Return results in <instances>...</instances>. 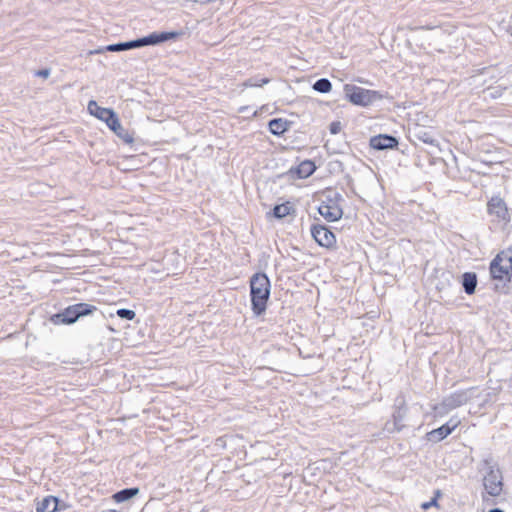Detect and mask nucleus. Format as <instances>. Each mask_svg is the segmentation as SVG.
Instances as JSON below:
<instances>
[{
  "label": "nucleus",
  "instance_id": "nucleus-19",
  "mask_svg": "<svg viewBox=\"0 0 512 512\" xmlns=\"http://www.w3.org/2000/svg\"><path fill=\"white\" fill-rule=\"evenodd\" d=\"M407 413V407L403 398L398 397L395 401V410L392 414V419L404 421Z\"/></svg>",
  "mask_w": 512,
  "mask_h": 512
},
{
  "label": "nucleus",
  "instance_id": "nucleus-4",
  "mask_svg": "<svg viewBox=\"0 0 512 512\" xmlns=\"http://www.w3.org/2000/svg\"><path fill=\"white\" fill-rule=\"evenodd\" d=\"M343 89L346 99L357 106L366 107L383 98L378 91L365 89L353 84H345Z\"/></svg>",
  "mask_w": 512,
  "mask_h": 512
},
{
  "label": "nucleus",
  "instance_id": "nucleus-16",
  "mask_svg": "<svg viewBox=\"0 0 512 512\" xmlns=\"http://www.w3.org/2000/svg\"><path fill=\"white\" fill-rule=\"evenodd\" d=\"M269 131L276 136L282 135L288 129V123L281 118H273L268 123Z\"/></svg>",
  "mask_w": 512,
  "mask_h": 512
},
{
  "label": "nucleus",
  "instance_id": "nucleus-1",
  "mask_svg": "<svg viewBox=\"0 0 512 512\" xmlns=\"http://www.w3.org/2000/svg\"><path fill=\"white\" fill-rule=\"evenodd\" d=\"M271 283L264 272H257L250 278L251 310L255 316L262 315L270 298Z\"/></svg>",
  "mask_w": 512,
  "mask_h": 512
},
{
  "label": "nucleus",
  "instance_id": "nucleus-6",
  "mask_svg": "<svg viewBox=\"0 0 512 512\" xmlns=\"http://www.w3.org/2000/svg\"><path fill=\"white\" fill-rule=\"evenodd\" d=\"M471 390H458L445 397L439 405L443 412H448L466 404L471 399Z\"/></svg>",
  "mask_w": 512,
  "mask_h": 512
},
{
  "label": "nucleus",
  "instance_id": "nucleus-24",
  "mask_svg": "<svg viewBox=\"0 0 512 512\" xmlns=\"http://www.w3.org/2000/svg\"><path fill=\"white\" fill-rule=\"evenodd\" d=\"M291 207L288 204L275 205L273 208V216L278 219H282L290 214Z\"/></svg>",
  "mask_w": 512,
  "mask_h": 512
},
{
  "label": "nucleus",
  "instance_id": "nucleus-12",
  "mask_svg": "<svg viewBox=\"0 0 512 512\" xmlns=\"http://www.w3.org/2000/svg\"><path fill=\"white\" fill-rule=\"evenodd\" d=\"M399 141L395 136L389 134H379L370 138L369 145L372 149L383 151L394 149L398 146Z\"/></svg>",
  "mask_w": 512,
  "mask_h": 512
},
{
  "label": "nucleus",
  "instance_id": "nucleus-26",
  "mask_svg": "<svg viewBox=\"0 0 512 512\" xmlns=\"http://www.w3.org/2000/svg\"><path fill=\"white\" fill-rule=\"evenodd\" d=\"M106 51L109 52H120V51H126L129 50L128 43L126 42H119L115 44H110L105 47Z\"/></svg>",
  "mask_w": 512,
  "mask_h": 512
},
{
  "label": "nucleus",
  "instance_id": "nucleus-5",
  "mask_svg": "<svg viewBox=\"0 0 512 512\" xmlns=\"http://www.w3.org/2000/svg\"><path fill=\"white\" fill-rule=\"evenodd\" d=\"M340 201H343L340 193L335 192L333 196H327L326 201H323L318 207L319 214L329 222L341 219L343 210L339 205Z\"/></svg>",
  "mask_w": 512,
  "mask_h": 512
},
{
  "label": "nucleus",
  "instance_id": "nucleus-11",
  "mask_svg": "<svg viewBox=\"0 0 512 512\" xmlns=\"http://www.w3.org/2000/svg\"><path fill=\"white\" fill-rule=\"evenodd\" d=\"M178 36L177 32H153L147 36L137 38L139 47L154 46Z\"/></svg>",
  "mask_w": 512,
  "mask_h": 512
},
{
  "label": "nucleus",
  "instance_id": "nucleus-29",
  "mask_svg": "<svg viewBox=\"0 0 512 512\" xmlns=\"http://www.w3.org/2000/svg\"><path fill=\"white\" fill-rule=\"evenodd\" d=\"M35 75L38 77L47 78L50 75V70L49 69H41V70L36 71Z\"/></svg>",
  "mask_w": 512,
  "mask_h": 512
},
{
  "label": "nucleus",
  "instance_id": "nucleus-2",
  "mask_svg": "<svg viewBox=\"0 0 512 512\" xmlns=\"http://www.w3.org/2000/svg\"><path fill=\"white\" fill-rule=\"evenodd\" d=\"M87 108L91 115L104 121L107 124V126L125 143H133V136L129 133L128 130L123 128L114 110L110 108L100 107L94 100H90L88 102Z\"/></svg>",
  "mask_w": 512,
  "mask_h": 512
},
{
  "label": "nucleus",
  "instance_id": "nucleus-7",
  "mask_svg": "<svg viewBox=\"0 0 512 512\" xmlns=\"http://www.w3.org/2000/svg\"><path fill=\"white\" fill-rule=\"evenodd\" d=\"M483 485L486 492L492 496L497 497L501 494L503 489L502 477L499 470L490 469L484 476Z\"/></svg>",
  "mask_w": 512,
  "mask_h": 512
},
{
  "label": "nucleus",
  "instance_id": "nucleus-21",
  "mask_svg": "<svg viewBox=\"0 0 512 512\" xmlns=\"http://www.w3.org/2000/svg\"><path fill=\"white\" fill-rule=\"evenodd\" d=\"M269 82H270L269 78H266V77L261 78L259 76H254V77H250L247 80H245L242 83V86L245 88L261 87L265 84H268Z\"/></svg>",
  "mask_w": 512,
  "mask_h": 512
},
{
  "label": "nucleus",
  "instance_id": "nucleus-27",
  "mask_svg": "<svg viewBox=\"0 0 512 512\" xmlns=\"http://www.w3.org/2000/svg\"><path fill=\"white\" fill-rule=\"evenodd\" d=\"M383 431L384 432H387L389 434H392V433H395L397 432L396 428L394 427V425H392V421H387L384 425V428H383Z\"/></svg>",
  "mask_w": 512,
  "mask_h": 512
},
{
  "label": "nucleus",
  "instance_id": "nucleus-15",
  "mask_svg": "<svg viewBox=\"0 0 512 512\" xmlns=\"http://www.w3.org/2000/svg\"><path fill=\"white\" fill-rule=\"evenodd\" d=\"M462 286L466 294L472 295L477 287V275L474 272H465L462 275Z\"/></svg>",
  "mask_w": 512,
  "mask_h": 512
},
{
  "label": "nucleus",
  "instance_id": "nucleus-33",
  "mask_svg": "<svg viewBox=\"0 0 512 512\" xmlns=\"http://www.w3.org/2000/svg\"><path fill=\"white\" fill-rule=\"evenodd\" d=\"M488 512H504V511L500 508H493V509H490Z\"/></svg>",
  "mask_w": 512,
  "mask_h": 512
},
{
  "label": "nucleus",
  "instance_id": "nucleus-22",
  "mask_svg": "<svg viewBox=\"0 0 512 512\" xmlns=\"http://www.w3.org/2000/svg\"><path fill=\"white\" fill-rule=\"evenodd\" d=\"M312 88L319 93H328L332 89V84L329 79L320 78L313 84Z\"/></svg>",
  "mask_w": 512,
  "mask_h": 512
},
{
  "label": "nucleus",
  "instance_id": "nucleus-10",
  "mask_svg": "<svg viewBox=\"0 0 512 512\" xmlns=\"http://www.w3.org/2000/svg\"><path fill=\"white\" fill-rule=\"evenodd\" d=\"M487 210L490 215L495 216L499 221H503L505 223L510 221V215L508 213L506 203L498 196L492 197L489 200Z\"/></svg>",
  "mask_w": 512,
  "mask_h": 512
},
{
  "label": "nucleus",
  "instance_id": "nucleus-30",
  "mask_svg": "<svg viewBox=\"0 0 512 512\" xmlns=\"http://www.w3.org/2000/svg\"><path fill=\"white\" fill-rule=\"evenodd\" d=\"M392 425L396 428L397 432H401L405 425L403 424V421H397L392 419Z\"/></svg>",
  "mask_w": 512,
  "mask_h": 512
},
{
  "label": "nucleus",
  "instance_id": "nucleus-32",
  "mask_svg": "<svg viewBox=\"0 0 512 512\" xmlns=\"http://www.w3.org/2000/svg\"><path fill=\"white\" fill-rule=\"evenodd\" d=\"M127 43H128V48H129V50H130V49L140 48V47H139V43H138L137 39L127 41Z\"/></svg>",
  "mask_w": 512,
  "mask_h": 512
},
{
  "label": "nucleus",
  "instance_id": "nucleus-28",
  "mask_svg": "<svg viewBox=\"0 0 512 512\" xmlns=\"http://www.w3.org/2000/svg\"><path fill=\"white\" fill-rule=\"evenodd\" d=\"M340 129H341V124H340V122H332V123L330 124L329 130H330V133H331V134H337V133H339Z\"/></svg>",
  "mask_w": 512,
  "mask_h": 512
},
{
  "label": "nucleus",
  "instance_id": "nucleus-9",
  "mask_svg": "<svg viewBox=\"0 0 512 512\" xmlns=\"http://www.w3.org/2000/svg\"><path fill=\"white\" fill-rule=\"evenodd\" d=\"M459 420L451 418L444 425L431 430L426 434V439L432 443H438L449 436L459 425Z\"/></svg>",
  "mask_w": 512,
  "mask_h": 512
},
{
  "label": "nucleus",
  "instance_id": "nucleus-20",
  "mask_svg": "<svg viewBox=\"0 0 512 512\" xmlns=\"http://www.w3.org/2000/svg\"><path fill=\"white\" fill-rule=\"evenodd\" d=\"M414 136L423 143L432 146L438 145L437 140L433 137V135L429 131H426L424 129H419L418 131H416Z\"/></svg>",
  "mask_w": 512,
  "mask_h": 512
},
{
  "label": "nucleus",
  "instance_id": "nucleus-31",
  "mask_svg": "<svg viewBox=\"0 0 512 512\" xmlns=\"http://www.w3.org/2000/svg\"><path fill=\"white\" fill-rule=\"evenodd\" d=\"M436 505H437V500L434 498V499H431L429 502L423 503L421 505V507H422V509L427 510L431 506H436Z\"/></svg>",
  "mask_w": 512,
  "mask_h": 512
},
{
  "label": "nucleus",
  "instance_id": "nucleus-23",
  "mask_svg": "<svg viewBox=\"0 0 512 512\" xmlns=\"http://www.w3.org/2000/svg\"><path fill=\"white\" fill-rule=\"evenodd\" d=\"M496 258L501 261L509 270L512 271V247L501 251Z\"/></svg>",
  "mask_w": 512,
  "mask_h": 512
},
{
  "label": "nucleus",
  "instance_id": "nucleus-17",
  "mask_svg": "<svg viewBox=\"0 0 512 512\" xmlns=\"http://www.w3.org/2000/svg\"><path fill=\"white\" fill-rule=\"evenodd\" d=\"M315 169H316V166L313 161L304 160L297 166L296 173L299 178H307L313 174Z\"/></svg>",
  "mask_w": 512,
  "mask_h": 512
},
{
  "label": "nucleus",
  "instance_id": "nucleus-18",
  "mask_svg": "<svg viewBox=\"0 0 512 512\" xmlns=\"http://www.w3.org/2000/svg\"><path fill=\"white\" fill-rule=\"evenodd\" d=\"M138 493H139V489L137 487L125 488V489H122V490L116 492L113 495V499L117 503H122V502H125V501L133 498Z\"/></svg>",
  "mask_w": 512,
  "mask_h": 512
},
{
  "label": "nucleus",
  "instance_id": "nucleus-3",
  "mask_svg": "<svg viewBox=\"0 0 512 512\" xmlns=\"http://www.w3.org/2000/svg\"><path fill=\"white\" fill-rule=\"evenodd\" d=\"M97 307L88 303H77L65 308L62 312L53 314L50 321L55 325L75 323L80 317L92 314Z\"/></svg>",
  "mask_w": 512,
  "mask_h": 512
},
{
  "label": "nucleus",
  "instance_id": "nucleus-14",
  "mask_svg": "<svg viewBox=\"0 0 512 512\" xmlns=\"http://www.w3.org/2000/svg\"><path fill=\"white\" fill-rule=\"evenodd\" d=\"M59 499L55 496H47L37 503V512H57Z\"/></svg>",
  "mask_w": 512,
  "mask_h": 512
},
{
  "label": "nucleus",
  "instance_id": "nucleus-25",
  "mask_svg": "<svg viewBox=\"0 0 512 512\" xmlns=\"http://www.w3.org/2000/svg\"><path fill=\"white\" fill-rule=\"evenodd\" d=\"M116 314L119 318L124 320H133L136 316L135 311L127 308H120L116 311Z\"/></svg>",
  "mask_w": 512,
  "mask_h": 512
},
{
  "label": "nucleus",
  "instance_id": "nucleus-8",
  "mask_svg": "<svg viewBox=\"0 0 512 512\" xmlns=\"http://www.w3.org/2000/svg\"><path fill=\"white\" fill-rule=\"evenodd\" d=\"M311 234L314 240L322 247L331 248L336 243L334 233L324 225H313Z\"/></svg>",
  "mask_w": 512,
  "mask_h": 512
},
{
  "label": "nucleus",
  "instance_id": "nucleus-13",
  "mask_svg": "<svg viewBox=\"0 0 512 512\" xmlns=\"http://www.w3.org/2000/svg\"><path fill=\"white\" fill-rule=\"evenodd\" d=\"M511 270H509L500 260L496 257L490 263V274L493 279L510 282L511 281Z\"/></svg>",
  "mask_w": 512,
  "mask_h": 512
}]
</instances>
